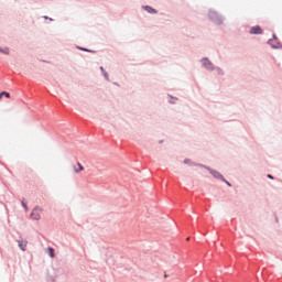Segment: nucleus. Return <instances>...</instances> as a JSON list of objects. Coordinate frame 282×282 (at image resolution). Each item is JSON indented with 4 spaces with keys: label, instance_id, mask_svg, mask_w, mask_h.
Instances as JSON below:
<instances>
[{
    "label": "nucleus",
    "instance_id": "nucleus-1",
    "mask_svg": "<svg viewBox=\"0 0 282 282\" xmlns=\"http://www.w3.org/2000/svg\"><path fill=\"white\" fill-rule=\"evenodd\" d=\"M207 19L214 23V25H224V22L226 21V17L215 9L208 10Z\"/></svg>",
    "mask_w": 282,
    "mask_h": 282
},
{
    "label": "nucleus",
    "instance_id": "nucleus-17",
    "mask_svg": "<svg viewBox=\"0 0 282 282\" xmlns=\"http://www.w3.org/2000/svg\"><path fill=\"white\" fill-rule=\"evenodd\" d=\"M47 251H48V254H50V257L52 258V259H54V248H48L47 249Z\"/></svg>",
    "mask_w": 282,
    "mask_h": 282
},
{
    "label": "nucleus",
    "instance_id": "nucleus-24",
    "mask_svg": "<svg viewBox=\"0 0 282 282\" xmlns=\"http://www.w3.org/2000/svg\"><path fill=\"white\" fill-rule=\"evenodd\" d=\"M186 241H191V238H186Z\"/></svg>",
    "mask_w": 282,
    "mask_h": 282
},
{
    "label": "nucleus",
    "instance_id": "nucleus-6",
    "mask_svg": "<svg viewBox=\"0 0 282 282\" xmlns=\"http://www.w3.org/2000/svg\"><path fill=\"white\" fill-rule=\"evenodd\" d=\"M141 8L142 10H145V12H148L149 14H158V10H155L151 6H142Z\"/></svg>",
    "mask_w": 282,
    "mask_h": 282
},
{
    "label": "nucleus",
    "instance_id": "nucleus-13",
    "mask_svg": "<svg viewBox=\"0 0 282 282\" xmlns=\"http://www.w3.org/2000/svg\"><path fill=\"white\" fill-rule=\"evenodd\" d=\"M78 164V170H76V165H74V171H75V173H80V171H85V167L83 166V164H80V163H77Z\"/></svg>",
    "mask_w": 282,
    "mask_h": 282
},
{
    "label": "nucleus",
    "instance_id": "nucleus-5",
    "mask_svg": "<svg viewBox=\"0 0 282 282\" xmlns=\"http://www.w3.org/2000/svg\"><path fill=\"white\" fill-rule=\"evenodd\" d=\"M249 34H256V35L263 34V29H261L259 25H254L250 29Z\"/></svg>",
    "mask_w": 282,
    "mask_h": 282
},
{
    "label": "nucleus",
    "instance_id": "nucleus-23",
    "mask_svg": "<svg viewBox=\"0 0 282 282\" xmlns=\"http://www.w3.org/2000/svg\"><path fill=\"white\" fill-rule=\"evenodd\" d=\"M44 19H47V20H50V21H54V19H52V18H50V17H47V15H45Z\"/></svg>",
    "mask_w": 282,
    "mask_h": 282
},
{
    "label": "nucleus",
    "instance_id": "nucleus-16",
    "mask_svg": "<svg viewBox=\"0 0 282 282\" xmlns=\"http://www.w3.org/2000/svg\"><path fill=\"white\" fill-rule=\"evenodd\" d=\"M169 98H171V100H169L170 105H175V100H177V97L169 95Z\"/></svg>",
    "mask_w": 282,
    "mask_h": 282
},
{
    "label": "nucleus",
    "instance_id": "nucleus-4",
    "mask_svg": "<svg viewBox=\"0 0 282 282\" xmlns=\"http://www.w3.org/2000/svg\"><path fill=\"white\" fill-rule=\"evenodd\" d=\"M268 45L272 47V50H282V43L281 42H275L274 40H268Z\"/></svg>",
    "mask_w": 282,
    "mask_h": 282
},
{
    "label": "nucleus",
    "instance_id": "nucleus-12",
    "mask_svg": "<svg viewBox=\"0 0 282 282\" xmlns=\"http://www.w3.org/2000/svg\"><path fill=\"white\" fill-rule=\"evenodd\" d=\"M31 219H35L36 221H39V219H41V214H39V213H32V214H31Z\"/></svg>",
    "mask_w": 282,
    "mask_h": 282
},
{
    "label": "nucleus",
    "instance_id": "nucleus-18",
    "mask_svg": "<svg viewBox=\"0 0 282 282\" xmlns=\"http://www.w3.org/2000/svg\"><path fill=\"white\" fill-rule=\"evenodd\" d=\"M22 206H23L25 213H28L29 208H28V203H25V200H22Z\"/></svg>",
    "mask_w": 282,
    "mask_h": 282
},
{
    "label": "nucleus",
    "instance_id": "nucleus-21",
    "mask_svg": "<svg viewBox=\"0 0 282 282\" xmlns=\"http://www.w3.org/2000/svg\"><path fill=\"white\" fill-rule=\"evenodd\" d=\"M271 40L272 41H279V37L276 36V34H273V37Z\"/></svg>",
    "mask_w": 282,
    "mask_h": 282
},
{
    "label": "nucleus",
    "instance_id": "nucleus-2",
    "mask_svg": "<svg viewBox=\"0 0 282 282\" xmlns=\"http://www.w3.org/2000/svg\"><path fill=\"white\" fill-rule=\"evenodd\" d=\"M203 169H205L206 171H208V173H210V175L213 176L214 180H220L221 182H226V177H224L219 171L217 170H213V167L208 166V165H204Z\"/></svg>",
    "mask_w": 282,
    "mask_h": 282
},
{
    "label": "nucleus",
    "instance_id": "nucleus-20",
    "mask_svg": "<svg viewBox=\"0 0 282 282\" xmlns=\"http://www.w3.org/2000/svg\"><path fill=\"white\" fill-rule=\"evenodd\" d=\"M223 182H225V184H227V186H229V187L232 186V184H231L230 182H228V180H226V178H225V181H223Z\"/></svg>",
    "mask_w": 282,
    "mask_h": 282
},
{
    "label": "nucleus",
    "instance_id": "nucleus-15",
    "mask_svg": "<svg viewBox=\"0 0 282 282\" xmlns=\"http://www.w3.org/2000/svg\"><path fill=\"white\" fill-rule=\"evenodd\" d=\"M3 96H6V98H10V93H8V91L0 93V100H1V98H3Z\"/></svg>",
    "mask_w": 282,
    "mask_h": 282
},
{
    "label": "nucleus",
    "instance_id": "nucleus-9",
    "mask_svg": "<svg viewBox=\"0 0 282 282\" xmlns=\"http://www.w3.org/2000/svg\"><path fill=\"white\" fill-rule=\"evenodd\" d=\"M99 69L101 72L104 78L109 82V73H107V70H105V67L100 66Z\"/></svg>",
    "mask_w": 282,
    "mask_h": 282
},
{
    "label": "nucleus",
    "instance_id": "nucleus-22",
    "mask_svg": "<svg viewBox=\"0 0 282 282\" xmlns=\"http://www.w3.org/2000/svg\"><path fill=\"white\" fill-rule=\"evenodd\" d=\"M267 177H268L269 180H274V176H273L272 174H268Z\"/></svg>",
    "mask_w": 282,
    "mask_h": 282
},
{
    "label": "nucleus",
    "instance_id": "nucleus-19",
    "mask_svg": "<svg viewBox=\"0 0 282 282\" xmlns=\"http://www.w3.org/2000/svg\"><path fill=\"white\" fill-rule=\"evenodd\" d=\"M41 210H43V208H41L40 206H35L33 208V213H37V212H41Z\"/></svg>",
    "mask_w": 282,
    "mask_h": 282
},
{
    "label": "nucleus",
    "instance_id": "nucleus-8",
    "mask_svg": "<svg viewBox=\"0 0 282 282\" xmlns=\"http://www.w3.org/2000/svg\"><path fill=\"white\" fill-rule=\"evenodd\" d=\"M19 248L20 250H23V252H25V248H28V241L26 240H19Z\"/></svg>",
    "mask_w": 282,
    "mask_h": 282
},
{
    "label": "nucleus",
    "instance_id": "nucleus-10",
    "mask_svg": "<svg viewBox=\"0 0 282 282\" xmlns=\"http://www.w3.org/2000/svg\"><path fill=\"white\" fill-rule=\"evenodd\" d=\"M215 70H217L218 76H226V72L219 66H215Z\"/></svg>",
    "mask_w": 282,
    "mask_h": 282
},
{
    "label": "nucleus",
    "instance_id": "nucleus-11",
    "mask_svg": "<svg viewBox=\"0 0 282 282\" xmlns=\"http://www.w3.org/2000/svg\"><path fill=\"white\" fill-rule=\"evenodd\" d=\"M77 48L80 50V52H88L90 54H96V51L89 50V48H85L83 46H78Z\"/></svg>",
    "mask_w": 282,
    "mask_h": 282
},
{
    "label": "nucleus",
    "instance_id": "nucleus-14",
    "mask_svg": "<svg viewBox=\"0 0 282 282\" xmlns=\"http://www.w3.org/2000/svg\"><path fill=\"white\" fill-rule=\"evenodd\" d=\"M0 52H1V54H6L7 56L10 55V48L9 47H4V48L0 47Z\"/></svg>",
    "mask_w": 282,
    "mask_h": 282
},
{
    "label": "nucleus",
    "instance_id": "nucleus-7",
    "mask_svg": "<svg viewBox=\"0 0 282 282\" xmlns=\"http://www.w3.org/2000/svg\"><path fill=\"white\" fill-rule=\"evenodd\" d=\"M183 162L184 164H188L189 166H199L200 169H204V164L192 162L191 159H185Z\"/></svg>",
    "mask_w": 282,
    "mask_h": 282
},
{
    "label": "nucleus",
    "instance_id": "nucleus-3",
    "mask_svg": "<svg viewBox=\"0 0 282 282\" xmlns=\"http://www.w3.org/2000/svg\"><path fill=\"white\" fill-rule=\"evenodd\" d=\"M200 65L207 72H215V64H213V62L208 57L200 58Z\"/></svg>",
    "mask_w": 282,
    "mask_h": 282
}]
</instances>
